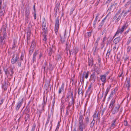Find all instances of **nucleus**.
<instances>
[{"label": "nucleus", "mask_w": 131, "mask_h": 131, "mask_svg": "<svg viewBox=\"0 0 131 131\" xmlns=\"http://www.w3.org/2000/svg\"><path fill=\"white\" fill-rule=\"evenodd\" d=\"M70 105H69V106L67 107V112H68V111L70 109Z\"/></svg>", "instance_id": "774afa93"}, {"label": "nucleus", "mask_w": 131, "mask_h": 131, "mask_svg": "<svg viewBox=\"0 0 131 131\" xmlns=\"http://www.w3.org/2000/svg\"><path fill=\"white\" fill-rule=\"evenodd\" d=\"M96 72L97 73V74H99L101 72L100 70L98 69H95L94 70V72Z\"/></svg>", "instance_id": "e433bc0d"}, {"label": "nucleus", "mask_w": 131, "mask_h": 131, "mask_svg": "<svg viewBox=\"0 0 131 131\" xmlns=\"http://www.w3.org/2000/svg\"><path fill=\"white\" fill-rule=\"evenodd\" d=\"M2 0H0V18H1L4 16L6 7V5L4 4L3 3L2 5Z\"/></svg>", "instance_id": "f03ea898"}, {"label": "nucleus", "mask_w": 131, "mask_h": 131, "mask_svg": "<svg viewBox=\"0 0 131 131\" xmlns=\"http://www.w3.org/2000/svg\"><path fill=\"white\" fill-rule=\"evenodd\" d=\"M120 107V105L119 104H115L111 110L113 114H114L117 113Z\"/></svg>", "instance_id": "39448f33"}, {"label": "nucleus", "mask_w": 131, "mask_h": 131, "mask_svg": "<svg viewBox=\"0 0 131 131\" xmlns=\"http://www.w3.org/2000/svg\"><path fill=\"white\" fill-rule=\"evenodd\" d=\"M130 43H131V40L129 39L127 42L126 46L130 45Z\"/></svg>", "instance_id": "de8ad7c7"}, {"label": "nucleus", "mask_w": 131, "mask_h": 131, "mask_svg": "<svg viewBox=\"0 0 131 131\" xmlns=\"http://www.w3.org/2000/svg\"><path fill=\"white\" fill-rule=\"evenodd\" d=\"M72 100L69 103L70 106H71L72 105H73L74 104V100L73 98V97H72Z\"/></svg>", "instance_id": "7c9ffc66"}, {"label": "nucleus", "mask_w": 131, "mask_h": 131, "mask_svg": "<svg viewBox=\"0 0 131 131\" xmlns=\"http://www.w3.org/2000/svg\"><path fill=\"white\" fill-rule=\"evenodd\" d=\"M59 18L57 17L55 20V31L56 33L58 31V29L59 28Z\"/></svg>", "instance_id": "1a4fd4ad"}, {"label": "nucleus", "mask_w": 131, "mask_h": 131, "mask_svg": "<svg viewBox=\"0 0 131 131\" xmlns=\"http://www.w3.org/2000/svg\"><path fill=\"white\" fill-rule=\"evenodd\" d=\"M98 113L96 112L93 115V120L95 121V120H97L99 119L98 118Z\"/></svg>", "instance_id": "a211bd4d"}, {"label": "nucleus", "mask_w": 131, "mask_h": 131, "mask_svg": "<svg viewBox=\"0 0 131 131\" xmlns=\"http://www.w3.org/2000/svg\"><path fill=\"white\" fill-rule=\"evenodd\" d=\"M130 10H128L127 11L125 12L124 15H123V17H125L126 15L127 14V13H128L129 12H130Z\"/></svg>", "instance_id": "c03bdc74"}, {"label": "nucleus", "mask_w": 131, "mask_h": 131, "mask_svg": "<svg viewBox=\"0 0 131 131\" xmlns=\"http://www.w3.org/2000/svg\"><path fill=\"white\" fill-rule=\"evenodd\" d=\"M113 8L112 6V5L110 6V7L109 8L108 10L107 11H109L110 12H110V11H111L112 10H113Z\"/></svg>", "instance_id": "37998d69"}, {"label": "nucleus", "mask_w": 131, "mask_h": 131, "mask_svg": "<svg viewBox=\"0 0 131 131\" xmlns=\"http://www.w3.org/2000/svg\"><path fill=\"white\" fill-rule=\"evenodd\" d=\"M30 37H27V40H26V42H27V43H28V41L30 40Z\"/></svg>", "instance_id": "0e129e2a"}, {"label": "nucleus", "mask_w": 131, "mask_h": 131, "mask_svg": "<svg viewBox=\"0 0 131 131\" xmlns=\"http://www.w3.org/2000/svg\"><path fill=\"white\" fill-rule=\"evenodd\" d=\"M74 9H73V8H72L71 9V10L70 12V15H71V14H72L73 13V11L74 10Z\"/></svg>", "instance_id": "680f3d73"}, {"label": "nucleus", "mask_w": 131, "mask_h": 131, "mask_svg": "<svg viewBox=\"0 0 131 131\" xmlns=\"http://www.w3.org/2000/svg\"><path fill=\"white\" fill-rule=\"evenodd\" d=\"M55 103V100L54 99H53L52 101V108H53L54 106V104Z\"/></svg>", "instance_id": "3c124183"}, {"label": "nucleus", "mask_w": 131, "mask_h": 131, "mask_svg": "<svg viewBox=\"0 0 131 131\" xmlns=\"http://www.w3.org/2000/svg\"><path fill=\"white\" fill-rule=\"evenodd\" d=\"M121 12V9H120L118 11V12L116 13L114 16L113 19H116L118 16L119 15Z\"/></svg>", "instance_id": "aec40b11"}, {"label": "nucleus", "mask_w": 131, "mask_h": 131, "mask_svg": "<svg viewBox=\"0 0 131 131\" xmlns=\"http://www.w3.org/2000/svg\"><path fill=\"white\" fill-rule=\"evenodd\" d=\"M59 127V123H58V124L57 125V128L55 131H58V129Z\"/></svg>", "instance_id": "6e6d98bb"}, {"label": "nucleus", "mask_w": 131, "mask_h": 131, "mask_svg": "<svg viewBox=\"0 0 131 131\" xmlns=\"http://www.w3.org/2000/svg\"><path fill=\"white\" fill-rule=\"evenodd\" d=\"M99 14H97V15L96 16V17H95V19L94 20V21H97V20L98 19V18H97V17L99 16Z\"/></svg>", "instance_id": "13d9d810"}, {"label": "nucleus", "mask_w": 131, "mask_h": 131, "mask_svg": "<svg viewBox=\"0 0 131 131\" xmlns=\"http://www.w3.org/2000/svg\"><path fill=\"white\" fill-rule=\"evenodd\" d=\"M59 4H56V7L54 8V10L56 11V14L59 11Z\"/></svg>", "instance_id": "b1692460"}, {"label": "nucleus", "mask_w": 131, "mask_h": 131, "mask_svg": "<svg viewBox=\"0 0 131 131\" xmlns=\"http://www.w3.org/2000/svg\"><path fill=\"white\" fill-rule=\"evenodd\" d=\"M117 3L114 4L112 5V6L113 8V9H114L116 8L117 6Z\"/></svg>", "instance_id": "c9c22d12"}, {"label": "nucleus", "mask_w": 131, "mask_h": 131, "mask_svg": "<svg viewBox=\"0 0 131 131\" xmlns=\"http://www.w3.org/2000/svg\"><path fill=\"white\" fill-rule=\"evenodd\" d=\"M64 83H63L62 84L61 87L59 88L58 91L59 94L61 93V92L64 91Z\"/></svg>", "instance_id": "6ab92c4d"}, {"label": "nucleus", "mask_w": 131, "mask_h": 131, "mask_svg": "<svg viewBox=\"0 0 131 131\" xmlns=\"http://www.w3.org/2000/svg\"><path fill=\"white\" fill-rule=\"evenodd\" d=\"M43 102L42 104V105L43 107L46 104V101L45 100V98L43 97Z\"/></svg>", "instance_id": "a19ab883"}, {"label": "nucleus", "mask_w": 131, "mask_h": 131, "mask_svg": "<svg viewBox=\"0 0 131 131\" xmlns=\"http://www.w3.org/2000/svg\"><path fill=\"white\" fill-rule=\"evenodd\" d=\"M24 58V56L22 54L21 55L20 58V60L21 61H22L23 60V58Z\"/></svg>", "instance_id": "4d7b16f0"}, {"label": "nucleus", "mask_w": 131, "mask_h": 131, "mask_svg": "<svg viewBox=\"0 0 131 131\" xmlns=\"http://www.w3.org/2000/svg\"><path fill=\"white\" fill-rule=\"evenodd\" d=\"M37 53L36 52H34L33 54V62H34V61L35 60L36 58V56L37 55Z\"/></svg>", "instance_id": "2f4dec72"}, {"label": "nucleus", "mask_w": 131, "mask_h": 131, "mask_svg": "<svg viewBox=\"0 0 131 131\" xmlns=\"http://www.w3.org/2000/svg\"><path fill=\"white\" fill-rule=\"evenodd\" d=\"M87 34H88V36L90 37L91 35V32H89L87 33Z\"/></svg>", "instance_id": "052dcab7"}, {"label": "nucleus", "mask_w": 131, "mask_h": 131, "mask_svg": "<svg viewBox=\"0 0 131 131\" xmlns=\"http://www.w3.org/2000/svg\"><path fill=\"white\" fill-rule=\"evenodd\" d=\"M127 26L128 25H124L121 29L119 28V27L117 29V32L114 36V37L115 36L117 35H118L119 34V33L121 34L123 32L124 29H126L127 28Z\"/></svg>", "instance_id": "423d86ee"}, {"label": "nucleus", "mask_w": 131, "mask_h": 131, "mask_svg": "<svg viewBox=\"0 0 131 131\" xmlns=\"http://www.w3.org/2000/svg\"><path fill=\"white\" fill-rule=\"evenodd\" d=\"M5 74L9 79H10L12 78L13 75L14 73L12 68H10L6 69L5 71Z\"/></svg>", "instance_id": "7ed1b4c3"}, {"label": "nucleus", "mask_w": 131, "mask_h": 131, "mask_svg": "<svg viewBox=\"0 0 131 131\" xmlns=\"http://www.w3.org/2000/svg\"><path fill=\"white\" fill-rule=\"evenodd\" d=\"M122 13H120V14L117 17L116 19L115 20V22L116 23H118V21L121 19V21H122V20L121 19V18L122 16Z\"/></svg>", "instance_id": "4be33fe9"}, {"label": "nucleus", "mask_w": 131, "mask_h": 131, "mask_svg": "<svg viewBox=\"0 0 131 131\" xmlns=\"http://www.w3.org/2000/svg\"><path fill=\"white\" fill-rule=\"evenodd\" d=\"M126 86L128 90L130 86V81L129 80H127L125 82Z\"/></svg>", "instance_id": "cd10ccee"}, {"label": "nucleus", "mask_w": 131, "mask_h": 131, "mask_svg": "<svg viewBox=\"0 0 131 131\" xmlns=\"http://www.w3.org/2000/svg\"><path fill=\"white\" fill-rule=\"evenodd\" d=\"M121 39L120 37H118L116 38L114 40V41L115 44L118 42Z\"/></svg>", "instance_id": "bb28decb"}, {"label": "nucleus", "mask_w": 131, "mask_h": 131, "mask_svg": "<svg viewBox=\"0 0 131 131\" xmlns=\"http://www.w3.org/2000/svg\"><path fill=\"white\" fill-rule=\"evenodd\" d=\"M109 90L110 89L108 88H107V89L105 92V94L104 96V98H106V96L109 91Z\"/></svg>", "instance_id": "58836bf2"}, {"label": "nucleus", "mask_w": 131, "mask_h": 131, "mask_svg": "<svg viewBox=\"0 0 131 131\" xmlns=\"http://www.w3.org/2000/svg\"><path fill=\"white\" fill-rule=\"evenodd\" d=\"M19 56L18 54H16L15 55H14L13 56L12 59L11 60V62L13 64H14L16 63V62L18 61V60L19 59Z\"/></svg>", "instance_id": "6e6552de"}, {"label": "nucleus", "mask_w": 131, "mask_h": 131, "mask_svg": "<svg viewBox=\"0 0 131 131\" xmlns=\"http://www.w3.org/2000/svg\"><path fill=\"white\" fill-rule=\"evenodd\" d=\"M18 43H17V42L15 40H14V44L12 46V48L13 49H19L20 48L19 47H18Z\"/></svg>", "instance_id": "2eb2a0df"}, {"label": "nucleus", "mask_w": 131, "mask_h": 131, "mask_svg": "<svg viewBox=\"0 0 131 131\" xmlns=\"http://www.w3.org/2000/svg\"><path fill=\"white\" fill-rule=\"evenodd\" d=\"M5 43L4 44H1L0 47H1V48L3 49L5 48Z\"/></svg>", "instance_id": "a18cd8bd"}, {"label": "nucleus", "mask_w": 131, "mask_h": 131, "mask_svg": "<svg viewBox=\"0 0 131 131\" xmlns=\"http://www.w3.org/2000/svg\"><path fill=\"white\" fill-rule=\"evenodd\" d=\"M111 50H108L107 53V55L109 56L110 54V52L111 51Z\"/></svg>", "instance_id": "603ef678"}, {"label": "nucleus", "mask_w": 131, "mask_h": 131, "mask_svg": "<svg viewBox=\"0 0 131 131\" xmlns=\"http://www.w3.org/2000/svg\"><path fill=\"white\" fill-rule=\"evenodd\" d=\"M104 46V43H103L101 45V49H102L103 48Z\"/></svg>", "instance_id": "338daca9"}, {"label": "nucleus", "mask_w": 131, "mask_h": 131, "mask_svg": "<svg viewBox=\"0 0 131 131\" xmlns=\"http://www.w3.org/2000/svg\"><path fill=\"white\" fill-rule=\"evenodd\" d=\"M36 42L35 41L33 40L32 41V44L30 48H33V49L36 48Z\"/></svg>", "instance_id": "a878e982"}, {"label": "nucleus", "mask_w": 131, "mask_h": 131, "mask_svg": "<svg viewBox=\"0 0 131 131\" xmlns=\"http://www.w3.org/2000/svg\"><path fill=\"white\" fill-rule=\"evenodd\" d=\"M97 45L98 44H97L96 43H95L94 45V46L93 47V48H95V49H96L97 46Z\"/></svg>", "instance_id": "8fccbe9b"}, {"label": "nucleus", "mask_w": 131, "mask_h": 131, "mask_svg": "<svg viewBox=\"0 0 131 131\" xmlns=\"http://www.w3.org/2000/svg\"><path fill=\"white\" fill-rule=\"evenodd\" d=\"M111 40H108V39L107 40V46H106V47L105 48H105V49H107H107H109L110 48H108V44H110V43L111 42Z\"/></svg>", "instance_id": "f704fd0d"}, {"label": "nucleus", "mask_w": 131, "mask_h": 131, "mask_svg": "<svg viewBox=\"0 0 131 131\" xmlns=\"http://www.w3.org/2000/svg\"><path fill=\"white\" fill-rule=\"evenodd\" d=\"M43 36V40L45 41L47 40L46 37L48 34V31H43L42 32Z\"/></svg>", "instance_id": "dca6fc26"}, {"label": "nucleus", "mask_w": 131, "mask_h": 131, "mask_svg": "<svg viewBox=\"0 0 131 131\" xmlns=\"http://www.w3.org/2000/svg\"><path fill=\"white\" fill-rule=\"evenodd\" d=\"M124 125L125 126H126L127 125V122L126 121H125L124 122Z\"/></svg>", "instance_id": "bf43d9fd"}, {"label": "nucleus", "mask_w": 131, "mask_h": 131, "mask_svg": "<svg viewBox=\"0 0 131 131\" xmlns=\"http://www.w3.org/2000/svg\"><path fill=\"white\" fill-rule=\"evenodd\" d=\"M65 35H66V32H65L64 34V36L63 37L61 36H60L61 38V41L63 42H64L65 41V38H66Z\"/></svg>", "instance_id": "c85d7f7f"}, {"label": "nucleus", "mask_w": 131, "mask_h": 131, "mask_svg": "<svg viewBox=\"0 0 131 131\" xmlns=\"http://www.w3.org/2000/svg\"><path fill=\"white\" fill-rule=\"evenodd\" d=\"M70 47L71 46L69 44H68L67 43L66 44V49H69L70 48Z\"/></svg>", "instance_id": "79ce46f5"}, {"label": "nucleus", "mask_w": 131, "mask_h": 131, "mask_svg": "<svg viewBox=\"0 0 131 131\" xmlns=\"http://www.w3.org/2000/svg\"><path fill=\"white\" fill-rule=\"evenodd\" d=\"M2 88L3 90V91H5L7 90V86L6 85H3L2 86Z\"/></svg>", "instance_id": "473e14b6"}, {"label": "nucleus", "mask_w": 131, "mask_h": 131, "mask_svg": "<svg viewBox=\"0 0 131 131\" xmlns=\"http://www.w3.org/2000/svg\"><path fill=\"white\" fill-rule=\"evenodd\" d=\"M18 66L19 67H20L21 66V63L19 61H18Z\"/></svg>", "instance_id": "69168bd1"}, {"label": "nucleus", "mask_w": 131, "mask_h": 131, "mask_svg": "<svg viewBox=\"0 0 131 131\" xmlns=\"http://www.w3.org/2000/svg\"><path fill=\"white\" fill-rule=\"evenodd\" d=\"M27 37H30V31L29 30L27 31Z\"/></svg>", "instance_id": "ea45409f"}, {"label": "nucleus", "mask_w": 131, "mask_h": 131, "mask_svg": "<svg viewBox=\"0 0 131 131\" xmlns=\"http://www.w3.org/2000/svg\"><path fill=\"white\" fill-rule=\"evenodd\" d=\"M3 36H1L0 38L1 44H4L5 41L4 40L6 38V35H2Z\"/></svg>", "instance_id": "ddd939ff"}, {"label": "nucleus", "mask_w": 131, "mask_h": 131, "mask_svg": "<svg viewBox=\"0 0 131 131\" xmlns=\"http://www.w3.org/2000/svg\"><path fill=\"white\" fill-rule=\"evenodd\" d=\"M24 101L23 98H22L16 104L15 107L16 110V111H18L21 106L22 105Z\"/></svg>", "instance_id": "0eeeda50"}, {"label": "nucleus", "mask_w": 131, "mask_h": 131, "mask_svg": "<svg viewBox=\"0 0 131 131\" xmlns=\"http://www.w3.org/2000/svg\"><path fill=\"white\" fill-rule=\"evenodd\" d=\"M95 72H93L90 76V80L94 82L95 81Z\"/></svg>", "instance_id": "9d476101"}, {"label": "nucleus", "mask_w": 131, "mask_h": 131, "mask_svg": "<svg viewBox=\"0 0 131 131\" xmlns=\"http://www.w3.org/2000/svg\"><path fill=\"white\" fill-rule=\"evenodd\" d=\"M116 97L113 98L111 101L109 106V108H112L114 106L115 102Z\"/></svg>", "instance_id": "f8f14e48"}, {"label": "nucleus", "mask_w": 131, "mask_h": 131, "mask_svg": "<svg viewBox=\"0 0 131 131\" xmlns=\"http://www.w3.org/2000/svg\"><path fill=\"white\" fill-rule=\"evenodd\" d=\"M30 14V10L28 8H26L25 11V14L26 17L25 20L26 23H28V19L29 18Z\"/></svg>", "instance_id": "20e7f679"}, {"label": "nucleus", "mask_w": 131, "mask_h": 131, "mask_svg": "<svg viewBox=\"0 0 131 131\" xmlns=\"http://www.w3.org/2000/svg\"><path fill=\"white\" fill-rule=\"evenodd\" d=\"M46 23L44 22H43L42 24V30L43 31H47V29L46 26Z\"/></svg>", "instance_id": "393cba45"}, {"label": "nucleus", "mask_w": 131, "mask_h": 131, "mask_svg": "<svg viewBox=\"0 0 131 131\" xmlns=\"http://www.w3.org/2000/svg\"><path fill=\"white\" fill-rule=\"evenodd\" d=\"M95 123V121L93 120L90 124V126L92 128L93 127Z\"/></svg>", "instance_id": "72a5a7b5"}, {"label": "nucleus", "mask_w": 131, "mask_h": 131, "mask_svg": "<svg viewBox=\"0 0 131 131\" xmlns=\"http://www.w3.org/2000/svg\"><path fill=\"white\" fill-rule=\"evenodd\" d=\"M6 26H3L2 27V30L3 31V33L2 35H6Z\"/></svg>", "instance_id": "5701e85b"}, {"label": "nucleus", "mask_w": 131, "mask_h": 131, "mask_svg": "<svg viewBox=\"0 0 131 131\" xmlns=\"http://www.w3.org/2000/svg\"><path fill=\"white\" fill-rule=\"evenodd\" d=\"M100 79L103 82L102 84L104 85V83L106 82V77L105 76L102 75L100 76Z\"/></svg>", "instance_id": "9b49d317"}, {"label": "nucleus", "mask_w": 131, "mask_h": 131, "mask_svg": "<svg viewBox=\"0 0 131 131\" xmlns=\"http://www.w3.org/2000/svg\"><path fill=\"white\" fill-rule=\"evenodd\" d=\"M35 125H34L32 127L31 131H34L35 129Z\"/></svg>", "instance_id": "5fc2aeb1"}, {"label": "nucleus", "mask_w": 131, "mask_h": 131, "mask_svg": "<svg viewBox=\"0 0 131 131\" xmlns=\"http://www.w3.org/2000/svg\"><path fill=\"white\" fill-rule=\"evenodd\" d=\"M115 90H114L113 91H112L110 95V96L111 97L112 96V95L114 94L115 93Z\"/></svg>", "instance_id": "49530a36"}, {"label": "nucleus", "mask_w": 131, "mask_h": 131, "mask_svg": "<svg viewBox=\"0 0 131 131\" xmlns=\"http://www.w3.org/2000/svg\"><path fill=\"white\" fill-rule=\"evenodd\" d=\"M127 49H131V43L130 45H127Z\"/></svg>", "instance_id": "09e8293b"}, {"label": "nucleus", "mask_w": 131, "mask_h": 131, "mask_svg": "<svg viewBox=\"0 0 131 131\" xmlns=\"http://www.w3.org/2000/svg\"><path fill=\"white\" fill-rule=\"evenodd\" d=\"M89 71H87V72L84 71L83 72L82 75L84 78L87 79L89 76Z\"/></svg>", "instance_id": "f3484780"}, {"label": "nucleus", "mask_w": 131, "mask_h": 131, "mask_svg": "<svg viewBox=\"0 0 131 131\" xmlns=\"http://www.w3.org/2000/svg\"><path fill=\"white\" fill-rule=\"evenodd\" d=\"M34 19H36V12H34Z\"/></svg>", "instance_id": "864d4df0"}, {"label": "nucleus", "mask_w": 131, "mask_h": 131, "mask_svg": "<svg viewBox=\"0 0 131 131\" xmlns=\"http://www.w3.org/2000/svg\"><path fill=\"white\" fill-rule=\"evenodd\" d=\"M92 83H91L88 87V90L86 92V95L89 94V95L91 93V87Z\"/></svg>", "instance_id": "4468645a"}, {"label": "nucleus", "mask_w": 131, "mask_h": 131, "mask_svg": "<svg viewBox=\"0 0 131 131\" xmlns=\"http://www.w3.org/2000/svg\"><path fill=\"white\" fill-rule=\"evenodd\" d=\"M116 121V120L114 119L112 122V123L110 127V128L111 129H113L115 127V123Z\"/></svg>", "instance_id": "412c9836"}, {"label": "nucleus", "mask_w": 131, "mask_h": 131, "mask_svg": "<svg viewBox=\"0 0 131 131\" xmlns=\"http://www.w3.org/2000/svg\"><path fill=\"white\" fill-rule=\"evenodd\" d=\"M78 94L79 95L81 94L82 96L83 95V92L82 89L79 88L78 89Z\"/></svg>", "instance_id": "c756f323"}, {"label": "nucleus", "mask_w": 131, "mask_h": 131, "mask_svg": "<svg viewBox=\"0 0 131 131\" xmlns=\"http://www.w3.org/2000/svg\"><path fill=\"white\" fill-rule=\"evenodd\" d=\"M96 21H94L93 24V27L95 28V25L96 24Z\"/></svg>", "instance_id": "e2e57ef3"}, {"label": "nucleus", "mask_w": 131, "mask_h": 131, "mask_svg": "<svg viewBox=\"0 0 131 131\" xmlns=\"http://www.w3.org/2000/svg\"><path fill=\"white\" fill-rule=\"evenodd\" d=\"M84 77L82 76V75H81L80 77V81L81 82H82L84 81Z\"/></svg>", "instance_id": "4c0bfd02"}, {"label": "nucleus", "mask_w": 131, "mask_h": 131, "mask_svg": "<svg viewBox=\"0 0 131 131\" xmlns=\"http://www.w3.org/2000/svg\"><path fill=\"white\" fill-rule=\"evenodd\" d=\"M89 115L86 116L85 122H83V115H80L78 121V129L79 131H83V129H85L89 123Z\"/></svg>", "instance_id": "f257e3e1"}]
</instances>
